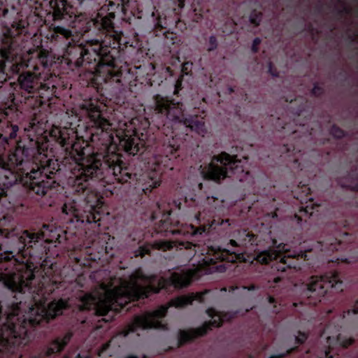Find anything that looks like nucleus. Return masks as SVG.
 Segmentation results:
<instances>
[{
  "label": "nucleus",
  "mask_w": 358,
  "mask_h": 358,
  "mask_svg": "<svg viewBox=\"0 0 358 358\" xmlns=\"http://www.w3.org/2000/svg\"><path fill=\"white\" fill-rule=\"evenodd\" d=\"M114 338L110 340L108 342L104 343L101 348L99 350V356L103 355L110 348L112 343L113 342Z\"/></svg>",
  "instance_id": "2f4dec72"
},
{
  "label": "nucleus",
  "mask_w": 358,
  "mask_h": 358,
  "mask_svg": "<svg viewBox=\"0 0 358 358\" xmlns=\"http://www.w3.org/2000/svg\"><path fill=\"white\" fill-rule=\"evenodd\" d=\"M350 38H351L352 41H355V36H350Z\"/></svg>",
  "instance_id": "09e8293b"
},
{
  "label": "nucleus",
  "mask_w": 358,
  "mask_h": 358,
  "mask_svg": "<svg viewBox=\"0 0 358 358\" xmlns=\"http://www.w3.org/2000/svg\"><path fill=\"white\" fill-rule=\"evenodd\" d=\"M269 121H271L273 127L278 130H289L290 122H287L283 120V117H277L276 118L271 115L269 117Z\"/></svg>",
  "instance_id": "4be33fe9"
},
{
  "label": "nucleus",
  "mask_w": 358,
  "mask_h": 358,
  "mask_svg": "<svg viewBox=\"0 0 358 358\" xmlns=\"http://www.w3.org/2000/svg\"><path fill=\"white\" fill-rule=\"evenodd\" d=\"M206 313L211 320L205 322L201 326L187 330L179 329L178 332V347H182L187 343L192 342L199 337L203 336L213 327H220L222 319L218 311L214 308H208Z\"/></svg>",
  "instance_id": "4468645a"
},
{
  "label": "nucleus",
  "mask_w": 358,
  "mask_h": 358,
  "mask_svg": "<svg viewBox=\"0 0 358 358\" xmlns=\"http://www.w3.org/2000/svg\"><path fill=\"white\" fill-rule=\"evenodd\" d=\"M57 81L55 75L42 78L38 67H33V71L27 70L19 73L17 78L18 87L20 92L28 97L40 99V102L50 101L53 97H57Z\"/></svg>",
  "instance_id": "9d476101"
},
{
  "label": "nucleus",
  "mask_w": 358,
  "mask_h": 358,
  "mask_svg": "<svg viewBox=\"0 0 358 358\" xmlns=\"http://www.w3.org/2000/svg\"><path fill=\"white\" fill-rule=\"evenodd\" d=\"M166 71L169 73L171 76H173L175 75V69H173L171 66L166 67Z\"/></svg>",
  "instance_id": "4c0bfd02"
},
{
  "label": "nucleus",
  "mask_w": 358,
  "mask_h": 358,
  "mask_svg": "<svg viewBox=\"0 0 358 358\" xmlns=\"http://www.w3.org/2000/svg\"><path fill=\"white\" fill-rule=\"evenodd\" d=\"M7 269H8L7 266H5V270H7Z\"/></svg>",
  "instance_id": "13d9d810"
},
{
  "label": "nucleus",
  "mask_w": 358,
  "mask_h": 358,
  "mask_svg": "<svg viewBox=\"0 0 358 358\" xmlns=\"http://www.w3.org/2000/svg\"><path fill=\"white\" fill-rule=\"evenodd\" d=\"M110 6L111 7H113V6H115V3H113V2H110Z\"/></svg>",
  "instance_id": "de8ad7c7"
},
{
  "label": "nucleus",
  "mask_w": 358,
  "mask_h": 358,
  "mask_svg": "<svg viewBox=\"0 0 358 358\" xmlns=\"http://www.w3.org/2000/svg\"><path fill=\"white\" fill-rule=\"evenodd\" d=\"M335 11L339 17H342L345 14H350L351 13V9L348 6H343L342 8H335Z\"/></svg>",
  "instance_id": "473e14b6"
},
{
  "label": "nucleus",
  "mask_w": 358,
  "mask_h": 358,
  "mask_svg": "<svg viewBox=\"0 0 358 358\" xmlns=\"http://www.w3.org/2000/svg\"><path fill=\"white\" fill-rule=\"evenodd\" d=\"M290 150H291L290 148H287V152H289Z\"/></svg>",
  "instance_id": "8fccbe9b"
},
{
  "label": "nucleus",
  "mask_w": 358,
  "mask_h": 358,
  "mask_svg": "<svg viewBox=\"0 0 358 358\" xmlns=\"http://www.w3.org/2000/svg\"><path fill=\"white\" fill-rule=\"evenodd\" d=\"M199 186L200 187V188H201V187H202V184H201V183H200V184L199 185Z\"/></svg>",
  "instance_id": "6e6d98bb"
},
{
  "label": "nucleus",
  "mask_w": 358,
  "mask_h": 358,
  "mask_svg": "<svg viewBox=\"0 0 358 358\" xmlns=\"http://www.w3.org/2000/svg\"><path fill=\"white\" fill-rule=\"evenodd\" d=\"M348 176L351 177L352 180L351 184L350 185H341L345 187H348L355 191H358V184L357 182V173L356 172L349 173Z\"/></svg>",
  "instance_id": "a878e982"
},
{
  "label": "nucleus",
  "mask_w": 358,
  "mask_h": 358,
  "mask_svg": "<svg viewBox=\"0 0 358 358\" xmlns=\"http://www.w3.org/2000/svg\"><path fill=\"white\" fill-rule=\"evenodd\" d=\"M115 13H111L108 17H99L92 22L99 29L110 33L111 40L110 44L107 45L109 53L103 59H99V66L94 70L90 80V84L101 95H104L105 91L109 88L120 90L123 87L132 86L134 82L143 83L150 80V76L155 69L150 63L132 66L125 61L124 48L127 47L129 43L123 38L122 32L115 30Z\"/></svg>",
  "instance_id": "f03ea898"
},
{
  "label": "nucleus",
  "mask_w": 358,
  "mask_h": 358,
  "mask_svg": "<svg viewBox=\"0 0 358 358\" xmlns=\"http://www.w3.org/2000/svg\"><path fill=\"white\" fill-rule=\"evenodd\" d=\"M351 234L343 232V234H329L322 237L316 242L303 241L300 243L297 250L291 251L289 245L285 243H279L276 240H273L272 248L257 253L255 260L262 264H268L274 260H278L272 268L278 271L285 272L287 268H292L290 259H301L305 261L316 259L318 262H327V263H338L343 262V258L335 255L330 258L334 252L347 250L348 243L352 241Z\"/></svg>",
  "instance_id": "423d86ee"
},
{
  "label": "nucleus",
  "mask_w": 358,
  "mask_h": 358,
  "mask_svg": "<svg viewBox=\"0 0 358 358\" xmlns=\"http://www.w3.org/2000/svg\"><path fill=\"white\" fill-rule=\"evenodd\" d=\"M296 132H297V130H296V129H294V130H293V131H292V133L293 134H295Z\"/></svg>",
  "instance_id": "49530a36"
},
{
  "label": "nucleus",
  "mask_w": 358,
  "mask_h": 358,
  "mask_svg": "<svg viewBox=\"0 0 358 358\" xmlns=\"http://www.w3.org/2000/svg\"><path fill=\"white\" fill-rule=\"evenodd\" d=\"M297 102V100L295 99L294 101H291L290 102V108H293V106Z\"/></svg>",
  "instance_id": "37998d69"
},
{
  "label": "nucleus",
  "mask_w": 358,
  "mask_h": 358,
  "mask_svg": "<svg viewBox=\"0 0 358 358\" xmlns=\"http://www.w3.org/2000/svg\"><path fill=\"white\" fill-rule=\"evenodd\" d=\"M80 3H83L85 0H79Z\"/></svg>",
  "instance_id": "4d7b16f0"
},
{
  "label": "nucleus",
  "mask_w": 358,
  "mask_h": 358,
  "mask_svg": "<svg viewBox=\"0 0 358 358\" xmlns=\"http://www.w3.org/2000/svg\"><path fill=\"white\" fill-rule=\"evenodd\" d=\"M194 301L203 302V294L197 293L196 294H192L190 295L178 296L171 299L167 306H162L153 311L146 312L141 315H136L134 320L127 324L120 334L126 337L130 333H134L138 329H154L168 331V324L163 322L162 320L166 317L169 308H184L191 305Z\"/></svg>",
  "instance_id": "0eeeda50"
},
{
  "label": "nucleus",
  "mask_w": 358,
  "mask_h": 358,
  "mask_svg": "<svg viewBox=\"0 0 358 358\" xmlns=\"http://www.w3.org/2000/svg\"><path fill=\"white\" fill-rule=\"evenodd\" d=\"M305 108V104L300 105L296 109L293 110V114L295 116L293 119V122L297 125L298 118L303 115V113Z\"/></svg>",
  "instance_id": "cd10ccee"
},
{
  "label": "nucleus",
  "mask_w": 358,
  "mask_h": 358,
  "mask_svg": "<svg viewBox=\"0 0 358 358\" xmlns=\"http://www.w3.org/2000/svg\"><path fill=\"white\" fill-rule=\"evenodd\" d=\"M243 289L248 291H252L256 289V287L254 285H251L250 286H243Z\"/></svg>",
  "instance_id": "e433bc0d"
},
{
  "label": "nucleus",
  "mask_w": 358,
  "mask_h": 358,
  "mask_svg": "<svg viewBox=\"0 0 358 358\" xmlns=\"http://www.w3.org/2000/svg\"><path fill=\"white\" fill-rule=\"evenodd\" d=\"M313 26L312 25H310V29L313 30Z\"/></svg>",
  "instance_id": "3c124183"
},
{
  "label": "nucleus",
  "mask_w": 358,
  "mask_h": 358,
  "mask_svg": "<svg viewBox=\"0 0 358 358\" xmlns=\"http://www.w3.org/2000/svg\"><path fill=\"white\" fill-rule=\"evenodd\" d=\"M134 133V134L132 136L124 134L120 139V144L123 148L124 152L133 156L137 155L143 149V144L140 138L137 136V131L135 130Z\"/></svg>",
  "instance_id": "f3484780"
},
{
  "label": "nucleus",
  "mask_w": 358,
  "mask_h": 358,
  "mask_svg": "<svg viewBox=\"0 0 358 358\" xmlns=\"http://www.w3.org/2000/svg\"><path fill=\"white\" fill-rule=\"evenodd\" d=\"M243 254L238 250H229L220 246L208 248L207 255L203 258V264L209 272L223 273L227 270L224 262L234 263L241 261Z\"/></svg>",
  "instance_id": "ddd939ff"
},
{
  "label": "nucleus",
  "mask_w": 358,
  "mask_h": 358,
  "mask_svg": "<svg viewBox=\"0 0 358 358\" xmlns=\"http://www.w3.org/2000/svg\"><path fill=\"white\" fill-rule=\"evenodd\" d=\"M298 350V347H293L289 348L285 353L272 355L269 357V358H285L287 355L293 353L294 352Z\"/></svg>",
  "instance_id": "c756f323"
},
{
  "label": "nucleus",
  "mask_w": 358,
  "mask_h": 358,
  "mask_svg": "<svg viewBox=\"0 0 358 358\" xmlns=\"http://www.w3.org/2000/svg\"><path fill=\"white\" fill-rule=\"evenodd\" d=\"M268 73L273 76V77H278V71L277 69L273 66V64L272 62L268 63Z\"/></svg>",
  "instance_id": "f704fd0d"
},
{
  "label": "nucleus",
  "mask_w": 358,
  "mask_h": 358,
  "mask_svg": "<svg viewBox=\"0 0 358 358\" xmlns=\"http://www.w3.org/2000/svg\"><path fill=\"white\" fill-rule=\"evenodd\" d=\"M54 64L55 63L52 59V55L48 52L42 50L40 52L36 62L33 65L32 68L38 66V71H40L41 68L43 69V71H49Z\"/></svg>",
  "instance_id": "412c9836"
},
{
  "label": "nucleus",
  "mask_w": 358,
  "mask_h": 358,
  "mask_svg": "<svg viewBox=\"0 0 358 358\" xmlns=\"http://www.w3.org/2000/svg\"><path fill=\"white\" fill-rule=\"evenodd\" d=\"M262 16L263 15L262 12L257 11L255 9L252 10L250 14L249 17L250 23L255 27L259 26L262 20Z\"/></svg>",
  "instance_id": "b1692460"
},
{
  "label": "nucleus",
  "mask_w": 358,
  "mask_h": 358,
  "mask_svg": "<svg viewBox=\"0 0 358 358\" xmlns=\"http://www.w3.org/2000/svg\"><path fill=\"white\" fill-rule=\"evenodd\" d=\"M173 65L178 68V70L180 69V75L178 78L174 85V91L173 94L175 95H178L179 92L182 90V81H183V76L188 75L192 69V63L185 62L183 64H180V60L178 57H176L173 58Z\"/></svg>",
  "instance_id": "6ab92c4d"
},
{
  "label": "nucleus",
  "mask_w": 358,
  "mask_h": 358,
  "mask_svg": "<svg viewBox=\"0 0 358 358\" xmlns=\"http://www.w3.org/2000/svg\"><path fill=\"white\" fill-rule=\"evenodd\" d=\"M229 93H233L234 92V90L232 87H229Z\"/></svg>",
  "instance_id": "c03bdc74"
},
{
  "label": "nucleus",
  "mask_w": 358,
  "mask_h": 358,
  "mask_svg": "<svg viewBox=\"0 0 358 358\" xmlns=\"http://www.w3.org/2000/svg\"><path fill=\"white\" fill-rule=\"evenodd\" d=\"M268 299H269V302H270L271 303H274V302H275V299H274L273 297H272V296H269V297H268Z\"/></svg>",
  "instance_id": "79ce46f5"
},
{
  "label": "nucleus",
  "mask_w": 358,
  "mask_h": 358,
  "mask_svg": "<svg viewBox=\"0 0 358 358\" xmlns=\"http://www.w3.org/2000/svg\"><path fill=\"white\" fill-rule=\"evenodd\" d=\"M222 200H220L214 196H209L206 193L196 194L194 191L189 192L182 198L175 199L173 205L176 208L182 210L185 207H198V213L195 214L194 220L190 224L177 223L176 227L173 226L170 222V212L164 214L156 229L157 233H171L173 235H180L184 240L175 241L161 242L159 248L163 250L185 249L189 250V255H194L195 248L199 244L195 242L199 241L203 235H206L211 227L222 224L215 219L216 211L222 206Z\"/></svg>",
  "instance_id": "20e7f679"
},
{
  "label": "nucleus",
  "mask_w": 358,
  "mask_h": 358,
  "mask_svg": "<svg viewBox=\"0 0 358 358\" xmlns=\"http://www.w3.org/2000/svg\"><path fill=\"white\" fill-rule=\"evenodd\" d=\"M322 5H320L318 7H317V10L318 12H320L322 10Z\"/></svg>",
  "instance_id": "a18cd8bd"
},
{
  "label": "nucleus",
  "mask_w": 358,
  "mask_h": 358,
  "mask_svg": "<svg viewBox=\"0 0 358 358\" xmlns=\"http://www.w3.org/2000/svg\"><path fill=\"white\" fill-rule=\"evenodd\" d=\"M268 73L273 76V77H278V71L277 69L273 66V64L272 62L268 63Z\"/></svg>",
  "instance_id": "c9c22d12"
},
{
  "label": "nucleus",
  "mask_w": 358,
  "mask_h": 358,
  "mask_svg": "<svg viewBox=\"0 0 358 358\" xmlns=\"http://www.w3.org/2000/svg\"><path fill=\"white\" fill-rule=\"evenodd\" d=\"M218 46V42L217 38L215 36H210L208 42L207 50L208 52L213 51L217 49Z\"/></svg>",
  "instance_id": "c85d7f7f"
},
{
  "label": "nucleus",
  "mask_w": 358,
  "mask_h": 358,
  "mask_svg": "<svg viewBox=\"0 0 358 358\" xmlns=\"http://www.w3.org/2000/svg\"><path fill=\"white\" fill-rule=\"evenodd\" d=\"M330 352L329 350H325L324 352V358H332V356L329 355Z\"/></svg>",
  "instance_id": "58836bf2"
},
{
  "label": "nucleus",
  "mask_w": 358,
  "mask_h": 358,
  "mask_svg": "<svg viewBox=\"0 0 358 358\" xmlns=\"http://www.w3.org/2000/svg\"><path fill=\"white\" fill-rule=\"evenodd\" d=\"M98 13L96 17L88 21L86 23V28L83 31L85 33L91 30L93 27L95 29L104 35L103 38L100 39H92L83 42L76 41L73 38L72 31L64 26H52L50 27L46 38L50 42L55 45L61 48L63 51V62L66 64L68 68L73 71H87L88 73L89 79L92 76L94 70L99 66L98 61L100 59L105 58L108 50V44H110V31L103 29H99L92 22H95L98 18H104L109 15L113 11L103 15L102 11Z\"/></svg>",
  "instance_id": "39448f33"
},
{
  "label": "nucleus",
  "mask_w": 358,
  "mask_h": 358,
  "mask_svg": "<svg viewBox=\"0 0 358 358\" xmlns=\"http://www.w3.org/2000/svg\"><path fill=\"white\" fill-rule=\"evenodd\" d=\"M167 120L171 122H168V124H171L170 125V127H171V137L172 138V139L171 141L170 138H169L168 143H164V144L163 145V147H164V155L166 157H169V159H171V157L174 156L180 148V145L176 142V140L174 138V135L176 136V134H175V131H174L175 125L177 124H179L183 125L186 128H189L190 129V131H194V130H192L189 127L183 124L182 122H178L170 120L169 119H167ZM194 132L196 133L195 131H194Z\"/></svg>",
  "instance_id": "a211bd4d"
},
{
  "label": "nucleus",
  "mask_w": 358,
  "mask_h": 358,
  "mask_svg": "<svg viewBox=\"0 0 358 358\" xmlns=\"http://www.w3.org/2000/svg\"><path fill=\"white\" fill-rule=\"evenodd\" d=\"M108 355H109L110 357H111V356H112V352H109V353H108Z\"/></svg>",
  "instance_id": "5fc2aeb1"
},
{
  "label": "nucleus",
  "mask_w": 358,
  "mask_h": 358,
  "mask_svg": "<svg viewBox=\"0 0 358 358\" xmlns=\"http://www.w3.org/2000/svg\"><path fill=\"white\" fill-rule=\"evenodd\" d=\"M49 206L52 205V201L48 202Z\"/></svg>",
  "instance_id": "864d4df0"
},
{
  "label": "nucleus",
  "mask_w": 358,
  "mask_h": 358,
  "mask_svg": "<svg viewBox=\"0 0 358 358\" xmlns=\"http://www.w3.org/2000/svg\"><path fill=\"white\" fill-rule=\"evenodd\" d=\"M308 336V334L299 331L298 332V336L295 337L296 343L299 345L304 343L307 340Z\"/></svg>",
  "instance_id": "7c9ffc66"
},
{
  "label": "nucleus",
  "mask_w": 358,
  "mask_h": 358,
  "mask_svg": "<svg viewBox=\"0 0 358 358\" xmlns=\"http://www.w3.org/2000/svg\"><path fill=\"white\" fill-rule=\"evenodd\" d=\"M255 241V234L246 229H243L238 231L236 240L231 239L228 245L236 248L248 244L253 245Z\"/></svg>",
  "instance_id": "aec40b11"
},
{
  "label": "nucleus",
  "mask_w": 358,
  "mask_h": 358,
  "mask_svg": "<svg viewBox=\"0 0 358 358\" xmlns=\"http://www.w3.org/2000/svg\"><path fill=\"white\" fill-rule=\"evenodd\" d=\"M330 134L335 138L341 139L347 136V133L336 124H333L330 129Z\"/></svg>",
  "instance_id": "393cba45"
},
{
  "label": "nucleus",
  "mask_w": 358,
  "mask_h": 358,
  "mask_svg": "<svg viewBox=\"0 0 358 358\" xmlns=\"http://www.w3.org/2000/svg\"><path fill=\"white\" fill-rule=\"evenodd\" d=\"M50 6L54 21L61 20L66 24L73 22V7L66 0H50Z\"/></svg>",
  "instance_id": "dca6fc26"
},
{
  "label": "nucleus",
  "mask_w": 358,
  "mask_h": 358,
  "mask_svg": "<svg viewBox=\"0 0 358 358\" xmlns=\"http://www.w3.org/2000/svg\"><path fill=\"white\" fill-rule=\"evenodd\" d=\"M76 358H89V357L81 355L80 354H78V355L76 356Z\"/></svg>",
  "instance_id": "ea45409f"
},
{
  "label": "nucleus",
  "mask_w": 358,
  "mask_h": 358,
  "mask_svg": "<svg viewBox=\"0 0 358 358\" xmlns=\"http://www.w3.org/2000/svg\"><path fill=\"white\" fill-rule=\"evenodd\" d=\"M248 160V157L243 156L239 159L238 155H231L222 152L213 156L208 165L200 166L201 174L205 180L215 182L227 177H236L240 181H243L250 173L244 167Z\"/></svg>",
  "instance_id": "6e6552de"
},
{
  "label": "nucleus",
  "mask_w": 358,
  "mask_h": 358,
  "mask_svg": "<svg viewBox=\"0 0 358 358\" xmlns=\"http://www.w3.org/2000/svg\"><path fill=\"white\" fill-rule=\"evenodd\" d=\"M358 314V300H356L351 308L343 311L342 314L334 317L323 328L321 336H325L327 342L331 345V341H336L341 346L348 348L355 343V339L347 338L340 334L343 321L347 317Z\"/></svg>",
  "instance_id": "f8f14e48"
},
{
  "label": "nucleus",
  "mask_w": 358,
  "mask_h": 358,
  "mask_svg": "<svg viewBox=\"0 0 358 358\" xmlns=\"http://www.w3.org/2000/svg\"><path fill=\"white\" fill-rule=\"evenodd\" d=\"M155 110L166 118L175 121L182 122L201 136L207 134L204 118L200 115L184 114L183 104L180 101H175L168 96L156 94L153 97Z\"/></svg>",
  "instance_id": "9b49d317"
},
{
  "label": "nucleus",
  "mask_w": 358,
  "mask_h": 358,
  "mask_svg": "<svg viewBox=\"0 0 358 358\" xmlns=\"http://www.w3.org/2000/svg\"><path fill=\"white\" fill-rule=\"evenodd\" d=\"M261 39L259 37L255 38L252 41L251 50L254 53H257L259 51V45L261 43Z\"/></svg>",
  "instance_id": "72a5a7b5"
},
{
  "label": "nucleus",
  "mask_w": 358,
  "mask_h": 358,
  "mask_svg": "<svg viewBox=\"0 0 358 358\" xmlns=\"http://www.w3.org/2000/svg\"><path fill=\"white\" fill-rule=\"evenodd\" d=\"M154 275L144 273L141 268L136 269L129 275L128 280L122 283V287L115 288L108 293L104 299H98L92 293H82L78 299L79 310H93L98 316H106L113 310L129 308L127 306L131 301L148 299L152 294L162 291L171 292L187 285L186 278L174 273L170 278H161L155 283Z\"/></svg>",
  "instance_id": "7ed1b4c3"
},
{
  "label": "nucleus",
  "mask_w": 358,
  "mask_h": 358,
  "mask_svg": "<svg viewBox=\"0 0 358 358\" xmlns=\"http://www.w3.org/2000/svg\"><path fill=\"white\" fill-rule=\"evenodd\" d=\"M310 193V188L307 185H299L294 191H292L294 199L299 201L301 204L298 213L295 214L299 223L303 220L302 216L309 217L312 215L313 210L320 206L314 203Z\"/></svg>",
  "instance_id": "2eb2a0df"
},
{
  "label": "nucleus",
  "mask_w": 358,
  "mask_h": 358,
  "mask_svg": "<svg viewBox=\"0 0 358 358\" xmlns=\"http://www.w3.org/2000/svg\"><path fill=\"white\" fill-rule=\"evenodd\" d=\"M306 286V289L303 292L306 299L301 303L317 306L319 303L332 300L333 294L343 290L344 282L340 273L334 270L320 276H311Z\"/></svg>",
  "instance_id": "1a4fd4ad"
},
{
  "label": "nucleus",
  "mask_w": 358,
  "mask_h": 358,
  "mask_svg": "<svg viewBox=\"0 0 358 358\" xmlns=\"http://www.w3.org/2000/svg\"><path fill=\"white\" fill-rule=\"evenodd\" d=\"M310 94L315 97L320 98L324 95V89L322 86L319 85L317 83H315Z\"/></svg>",
  "instance_id": "bb28decb"
},
{
  "label": "nucleus",
  "mask_w": 358,
  "mask_h": 358,
  "mask_svg": "<svg viewBox=\"0 0 358 358\" xmlns=\"http://www.w3.org/2000/svg\"><path fill=\"white\" fill-rule=\"evenodd\" d=\"M151 249H152V246L148 243L141 245L138 247V249H136L134 251V257H143L146 255H150Z\"/></svg>",
  "instance_id": "5701e85b"
},
{
  "label": "nucleus",
  "mask_w": 358,
  "mask_h": 358,
  "mask_svg": "<svg viewBox=\"0 0 358 358\" xmlns=\"http://www.w3.org/2000/svg\"><path fill=\"white\" fill-rule=\"evenodd\" d=\"M20 48L12 38H5L0 48V88L6 81V63L10 68L17 63ZM106 105L97 98L85 99L81 109L87 114L92 142L96 150L86 155L78 144H71L69 134L59 131L57 141L65 148L66 155L57 159H47L40 142L28 138L26 142H17L15 149L5 157H0V200L6 196L7 190L21 184L29 194L52 199L59 189L58 177L62 171L67 178L69 191L77 198L67 199L62 208V217L66 223H97L101 220L103 201L90 187L92 180L109 182L112 177L119 183L136 182L146 195V174L138 176L122 159L117 152L113 125L105 116ZM0 108V143L3 148L9 141L15 140L19 131L17 124L5 118Z\"/></svg>",
  "instance_id": "f257e3e1"
},
{
  "label": "nucleus",
  "mask_w": 358,
  "mask_h": 358,
  "mask_svg": "<svg viewBox=\"0 0 358 358\" xmlns=\"http://www.w3.org/2000/svg\"><path fill=\"white\" fill-rule=\"evenodd\" d=\"M300 125L304 126L305 123H299Z\"/></svg>",
  "instance_id": "603ef678"
},
{
  "label": "nucleus",
  "mask_w": 358,
  "mask_h": 358,
  "mask_svg": "<svg viewBox=\"0 0 358 358\" xmlns=\"http://www.w3.org/2000/svg\"><path fill=\"white\" fill-rule=\"evenodd\" d=\"M125 358H138V356L131 355L127 356Z\"/></svg>",
  "instance_id": "a19ab883"
}]
</instances>
